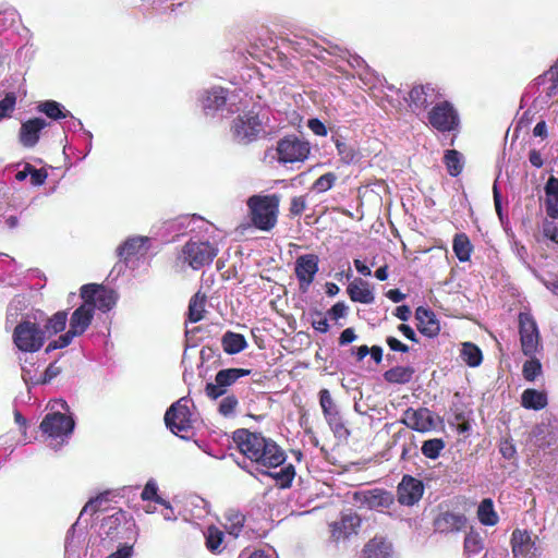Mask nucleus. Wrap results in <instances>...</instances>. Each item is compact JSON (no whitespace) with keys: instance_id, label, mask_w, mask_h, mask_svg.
Returning <instances> with one entry per match:
<instances>
[{"instance_id":"nucleus-35","label":"nucleus","mask_w":558,"mask_h":558,"mask_svg":"<svg viewBox=\"0 0 558 558\" xmlns=\"http://www.w3.org/2000/svg\"><path fill=\"white\" fill-rule=\"evenodd\" d=\"M37 109L52 120L66 119L68 116H71L69 110L54 100L41 101L37 106Z\"/></svg>"},{"instance_id":"nucleus-8","label":"nucleus","mask_w":558,"mask_h":558,"mask_svg":"<svg viewBox=\"0 0 558 558\" xmlns=\"http://www.w3.org/2000/svg\"><path fill=\"white\" fill-rule=\"evenodd\" d=\"M218 254V247L208 241L190 240L182 248V257L193 269L209 265Z\"/></svg>"},{"instance_id":"nucleus-53","label":"nucleus","mask_w":558,"mask_h":558,"mask_svg":"<svg viewBox=\"0 0 558 558\" xmlns=\"http://www.w3.org/2000/svg\"><path fill=\"white\" fill-rule=\"evenodd\" d=\"M16 97L14 93H9L3 99L0 100V121L3 118L10 117V113L14 110Z\"/></svg>"},{"instance_id":"nucleus-54","label":"nucleus","mask_w":558,"mask_h":558,"mask_svg":"<svg viewBox=\"0 0 558 558\" xmlns=\"http://www.w3.org/2000/svg\"><path fill=\"white\" fill-rule=\"evenodd\" d=\"M17 12L14 9L0 11V32L13 26L17 20Z\"/></svg>"},{"instance_id":"nucleus-15","label":"nucleus","mask_w":558,"mask_h":558,"mask_svg":"<svg viewBox=\"0 0 558 558\" xmlns=\"http://www.w3.org/2000/svg\"><path fill=\"white\" fill-rule=\"evenodd\" d=\"M318 264L319 258L315 254H304L295 259L294 274L301 291L306 292L314 282L319 269Z\"/></svg>"},{"instance_id":"nucleus-21","label":"nucleus","mask_w":558,"mask_h":558,"mask_svg":"<svg viewBox=\"0 0 558 558\" xmlns=\"http://www.w3.org/2000/svg\"><path fill=\"white\" fill-rule=\"evenodd\" d=\"M360 500L369 509L384 511L393 504V495L383 489H372L361 493Z\"/></svg>"},{"instance_id":"nucleus-49","label":"nucleus","mask_w":558,"mask_h":558,"mask_svg":"<svg viewBox=\"0 0 558 558\" xmlns=\"http://www.w3.org/2000/svg\"><path fill=\"white\" fill-rule=\"evenodd\" d=\"M26 360L21 364L22 378L26 385H38L40 384V375L34 364L26 365Z\"/></svg>"},{"instance_id":"nucleus-25","label":"nucleus","mask_w":558,"mask_h":558,"mask_svg":"<svg viewBox=\"0 0 558 558\" xmlns=\"http://www.w3.org/2000/svg\"><path fill=\"white\" fill-rule=\"evenodd\" d=\"M47 125V121L41 118H34L22 123L20 130V141L23 146L34 147L39 140V133Z\"/></svg>"},{"instance_id":"nucleus-59","label":"nucleus","mask_w":558,"mask_h":558,"mask_svg":"<svg viewBox=\"0 0 558 558\" xmlns=\"http://www.w3.org/2000/svg\"><path fill=\"white\" fill-rule=\"evenodd\" d=\"M29 177H31V183L34 186H40L45 183V181L48 177V173L44 169H36L33 166H31Z\"/></svg>"},{"instance_id":"nucleus-11","label":"nucleus","mask_w":558,"mask_h":558,"mask_svg":"<svg viewBox=\"0 0 558 558\" xmlns=\"http://www.w3.org/2000/svg\"><path fill=\"white\" fill-rule=\"evenodd\" d=\"M519 333L523 354L535 355L541 349V337L537 324L531 313L521 312L519 314Z\"/></svg>"},{"instance_id":"nucleus-29","label":"nucleus","mask_w":558,"mask_h":558,"mask_svg":"<svg viewBox=\"0 0 558 558\" xmlns=\"http://www.w3.org/2000/svg\"><path fill=\"white\" fill-rule=\"evenodd\" d=\"M365 558H392V545L381 537H374L364 547Z\"/></svg>"},{"instance_id":"nucleus-10","label":"nucleus","mask_w":558,"mask_h":558,"mask_svg":"<svg viewBox=\"0 0 558 558\" xmlns=\"http://www.w3.org/2000/svg\"><path fill=\"white\" fill-rule=\"evenodd\" d=\"M310 151V143L294 135L286 136L277 144L278 160L281 163L303 162Z\"/></svg>"},{"instance_id":"nucleus-36","label":"nucleus","mask_w":558,"mask_h":558,"mask_svg":"<svg viewBox=\"0 0 558 558\" xmlns=\"http://www.w3.org/2000/svg\"><path fill=\"white\" fill-rule=\"evenodd\" d=\"M472 244L464 233H458L453 238L452 250L460 262H468L472 253Z\"/></svg>"},{"instance_id":"nucleus-48","label":"nucleus","mask_w":558,"mask_h":558,"mask_svg":"<svg viewBox=\"0 0 558 558\" xmlns=\"http://www.w3.org/2000/svg\"><path fill=\"white\" fill-rule=\"evenodd\" d=\"M77 336H80V335L74 332V330H72L71 328H69V330L65 333L61 335L58 339L49 342V344L47 345L46 351L47 352H51V351L57 350V349L66 348L68 345L71 344L73 339L75 337H77Z\"/></svg>"},{"instance_id":"nucleus-55","label":"nucleus","mask_w":558,"mask_h":558,"mask_svg":"<svg viewBox=\"0 0 558 558\" xmlns=\"http://www.w3.org/2000/svg\"><path fill=\"white\" fill-rule=\"evenodd\" d=\"M107 495L108 493H104V494H100L98 495L97 497L95 498H92L85 506L84 508L82 509L81 511V515L85 514V513H95L98 511L100 505L107 500Z\"/></svg>"},{"instance_id":"nucleus-12","label":"nucleus","mask_w":558,"mask_h":558,"mask_svg":"<svg viewBox=\"0 0 558 558\" xmlns=\"http://www.w3.org/2000/svg\"><path fill=\"white\" fill-rule=\"evenodd\" d=\"M251 369L245 368H223L220 369L216 376L214 383H207L205 387L206 396L213 400H217L223 397L228 388L235 384L240 378L248 376Z\"/></svg>"},{"instance_id":"nucleus-38","label":"nucleus","mask_w":558,"mask_h":558,"mask_svg":"<svg viewBox=\"0 0 558 558\" xmlns=\"http://www.w3.org/2000/svg\"><path fill=\"white\" fill-rule=\"evenodd\" d=\"M444 162L450 175L457 177L462 172L463 169V157L454 149H448L444 156Z\"/></svg>"},{"instance_id":"nucleus-6","label":"nucleus","mask_w":558,"mask_h":558,"mask_svg":"<svg viewBox=\"0 0 558 558\" xmlns=\"http://www.w3.org/2000/svg\"><path fill=\"white\" fill-rule=\"evenodd\" d=\"M191 403V399L182 397L172 403L165 413L167 428L182 439H189L194 434L193 429L196 418L190 410Z\"/></svg>"},{"instance_id":"nucleus-22","label":"nucleus","mask_w":558,"mask_h":558,"mask_svg":"<svg viewBox=\"0 0 558 558\" xmlns=\"http://www.w3.org/2000/svg\"><path fill=\"white\" fill-rule=\"evenodd\" d=\"M415 318L417 320L416 327L421 333L426 337H436L440 331V325L436 315L429 308L420 306L415 311Z\"/></svg>"},{"instance_id":"nucleus-45","label":"nucleus","mask_w":558,"mask_h":558,"mask_svg":"<svg viewBox=\"0 0 558 558\" xmlns=\"http://www.w3.org/2000/svg\"><path fill=\"white\" fill-rule=\"evenodd\" d=\"M335 144L338 155L343 163L350 165L355 160L356 151L352 146L348 145L341 138H336Z\"/></svg>"},{"instance_id":"nucleus-24","label":"nucleus","mask_w":558,"mask_h":558,"mask_svg":"<svg viewBox=\"0 0 558 558\" xmlns=\"http://www.w3.org/2000/svg\"><path fill=\"white\" fill-rule=\"evenodd\" d=\"M466 518L461 513L444 512L434 521L435 531L439 533L459 532L465 527Z\"/></svg>"},{"instance_id":"nucleus-18","label":"nucleus","mask_w":558,"mask_h":558,"mask_svg":"<svg viewBox=\"0 0 558 558\" xmlns=\"http://www.w3.org/2000/svg\"><path fill=\"white\" fill-rule=\"evenodd\" d=\"M424 487L421 481L404 476L398 485V500L401 505L413 506L423 495Z\"/></svg>"},{"instance_id":"nucleus-44","label":"nucleus","mask_w":558,"mask_h":558,"mask_svg":"<svg viewBox=\"0 0 558 558\" xmlns=\"http://www.w3.org/2000/svg\"><path fill=\"white\" fill-rule=\"evenodd\" d=\"M68 322V314L64 311L56 313L52 317H50L46 324V330L52 335L62 331Z\"/></svg>"},{"instance_id":"nucleus-62","label":"nucleus","mask_w":558,"mask_h":558,"mask_svg":"<svg viewBox=\"0 0 558 558\" xmlns=\"http://www.w3.org/2000/svg\"><path fill=\"white\" fill-rule=\"evenodd\" d=\"M348 306L343 302H338L328 311L331 319L338 320L347 315Z\"/></svg>"},{"instance_id":"nucleus-4","label":"nucleus","mask_w":558,"mask_h":558,"mask_svg":"<svg viewBox=\"0 0 558 558\" xmlns=\"http://www.w3.org/2000/svg\"><path fill=\"white\" fill-rule=\"evenodd\" d=\"M59 409L45 415L40 423V430L50 441L51 446H58L65 442L74 429V420L71 415L61 413L60 410L68 411L65 401L60 400L54 403Z\"/></svg>"},{"instance_id":"nucleus-32","label":"nucleus","mask_w":558,"mask_h":558,"mask_svg":"<svg viewBox=\"0 0 558 558\" xmlns=\"http://www.w3.org/2000/svg\"><path fill=\"white\" fill-rule=\"evenodd\" d=\"M223 351L228 354H236L243 351L247 342L243 335L227 331L221 339Z\"/></svg>"},{"instance_id":"nucleus-26","label":"nucleus","mask_w":558,"mask_h":558,"mask_svg":"<svg viewBox=\"0 0 558 558\" xmlns=\"http://www.w3.org/2000/svg\"><path fill=\"white\" fill-rule=\"evenodd\" d=\"M94 314L93 306L88 302L83 301L82 305L72 313L70 328L80 336L83 335L89 327Z\"/></svg>"},{"instance_id":"nucleus-41","label":"nucleus","mask_w":558,"mask_h":558,"mask_svg":"<svg viewBox=\"0 0 558 558\" xmlns=\"http://www.w3.org/2000/svg\"><path fill=\"white\" fill-rule=\"evenodd\" d=\"M206 299L204 295L195 294L190 301L189 305V319L192 323H197L203 319L205 312Z\"/></svg>"},{"instance_id":"nucleus-5","label":"nucleus","mask_w":558,"mask_h":558,"mask_svg":"<svg viewBox=\"0 0 558 558\" xmlns=\"http://www.w3.org/2000/svg\"><path fill=\"white\" fill-rule=\"evenodd\" d=\"M280 198L276 194L253 195L247 199L253 225L263 231L271 230L276 223L279 213Z\"/></svg>"},{"instance_id":"nucleus-39","label":"nucleus","mask_w":558,"mask_h":558,"mask_svg":"<svg viewBox=\"0 0 558 558\" xmlns=\"http://www.w3.org/2000/svg\"><path fill=\"white\" fill-rule=\"evenodd\" d=\"M218 403V413L223 417L231 418L235 416L236 409L239 407V399L234 395H225L220 397Z\"/></svg>"},{"instance_id":"nucleus-64","label":"nucleus","mask_w":558,"mask_h":558,"mask_svg":"<svg viewBox=\"0 0 558 558\" xmlns=\"http://www.w3.org/2000/svg\"><path fill=\"white\" fill-rule=\"evenodd\" d=\"M60 374V368L54 364H50L44 373H39L40 375V384L50 383L54 377Z\"/></svg>"},{"instance_id":"nucleus-3","label":"nucleus","mask_w":558,"mask_h":558,"mask_svg":"<svg viewBox=\"0 0 558 558\" xmlns=\"http://www.w3.org/2000/svg\"><path fill=\"white\" fill-rule=\"evenodd\" d=\"M246 107L247 100L231 124L232 137L240 144L252 143L265 133L260 107L254 104L251 109L245 110Z\"/></svg>"},{"instance_id":"nucleus-37","label":"nucleus","mask_w":558,"mask_h":558,"mask_svg":"<svg viewBox=\"0 0 558 558\" xmlns=\"http://www.w3.org/2000/svg\"><path fill=\"white\" fill-rule=\"evenodd\" d=\"M460 356L470 367H476L483 361L482 351L472 342H464L462 344Z\"/></svg>"},{"instance_id":"nucleus-1","label":"nucleus","mask_w":558,"mask_h":558,"mask_svg":"<svg viewBox=\"0 0 558 558\" xmlns=\"http://www.w3.org/2000/svg\"><path fill=\"white\" fill-rule=\"evenodd\" d=\"M234 462L254 477L274 478L281 488L289 487L295 475L293 465L284 464V456H235Z\"/></svg>"},{"instance_id":"nucleus-43","label":"nucleus","mask_w":558,"mask_h":558,"mask_svg":"<svg viewBox=\"0 0 558 558\" xmlns=\"http://www.w3.org/2000/svg\"><path fill=\"white\" fill-rule=\"evenodd\" d=\"M529 357L523 364L522 374L525 380L534 381L542 374V364L535 355Z\"/></svg>"},{"instance_id":"nucleus-13","label":"nucleus","mask_w":558,"mask_h":558,"mask_svg":"<svg viewBox=\"0 0 558 558\" xmlns=\"http://www.w3.org/2000/svg\"><path fill=\"white\" fill-rule=\"evenodd\" d=\"M81 298L93 306V311L109 312L117 303V293L96 283L84 284L81 288Z\"/></svg>"},{"instance_id":"nucleus-34","label":"nucleus","mask_w":558,"mask_h":558,"mask_svg":"<svg viewBox=\"0 0 558 558\" xmlns=\"http://www.w3.org/2000/svg\"><path fill=\"white\" fill-rule=\"evenodd\" d=\"M477 518L483 525L494 526L498 523L499 517L494 509L492 499L486 498L481 501L477 508Z\"/></svg>"},{"instance_id":"nucleus-51","label":"nucleus","mask_w":558,"mask_h":558,"mask_svg":"<svg viewBox=\"0 0 558 558\" xmlns=\"http://www.w3.org/2000/svg\"><path fill=\"white\" fill-rule=\"evenodd\" d=\"M124 518H125L124 512L119 510L102 520L101 529L106 530L105 533L107 535H110L113 530L118 529V526L122 523Z\"/></svg>"},{"instance_id":"nucleus-42","label":"nucleus","mask_w":558,"mask_h":558,"mask_svg":"<svg viewBox=\"0 0 558 558\" xmlns=\"http://www.w3.org/2000/svg\"><path fill=\"white\" fill-rule=\"evenodd\" d=\"M206 546L211 553L221 551L223 533L216 526H209L205 533Z\"/></svg>"},{"instance_id":"nucleus-9","label":"nucleus","mask_w":558,"mask_h":558,"mask_svg":"<svg viewBox=\"0 0 558 558\" xmlns=\"http://www.w3.org/2000/svg\"><path fill=\"white\" fill-rule=\"evenodd\" d=\"M233 440L240 453H281L276 442L246 429L236 430Z\"/></svg>"},{"instance_id":"nucleus-2","label":"nucleus","mask_w":558,"mask_h":558,"mask_svg":"<svg viewBox=\"0 0 558 558\" xmlns=\"http://www.w3.org/2000/svg\"><path fill=\"white\" fill-rule=\"evenodd\" d=\"M202 109L207 117H216L218 113L221 116L232 114L240 111L245 107L246 94L242 90H232L214 86L203 90L199 96Z\"/></svg>"},{"instance_id":"nucleus-57","label":"nucleus","mask_w":558,"mask_h":558,"mask_svg":"<svg viewBox=\"0 0 558 558\" xmlns=\"http://www.w3.org/2000/svg\"><path fill=\"white\" fill-rule=\"evenodd\" d=\"M445 444L442 439L434 438L424 441L422 446V453H440V451L444 449Z\"/></svg>"},{"instance_id":"nucleus-47","label":"nucleus","mask_w":558,"mask_h":558,"mask_svg":"<svg viewBox=\"0 0 558 558\" xmlns=\"http://www.w3.org/2000/svg\"><path fill=\"white\" fill-rule=\"evenodd\" d=\"M290 44L292 48L300 53H311L315 56L313 49L316 48V44L307 37L294 36V38L290 39Z\"/></svg>"},{"instance_id":"nucleus-40","label":"nucleus","mask_w":558,"mask_h":558,"mask_svg":"<svg viewBox=\"0 0 558 558\" xmlns=\"http://www.w3.org/2000/svg\"><path fill=\"white\" fill-rule=\"evenodd\" d=\"M227 523L226 529L230 535L238 537L242 531L244 525L245 517L244 514L230 510L226 514Z\"/></svg>"},{"instance_id":"nucleus-7","label":"nucleus","mask_w":558,"mask_h":558,"mask_svg":"<svg viewBox=\"0 0 558 558\" xmlns=\"http://www.w3.org/2000/svg\"><path fill=\"white\" fill-rule=\"evenodd\" d=\"M12 339L20 351L34 353L43 348L46 333L37 323L23 319L15 326Z\"/></svg>"},{"instance_id":"nucleus-56","label":"nucleus","mask_w":558,"mask_h":558,"mask_svg":"<svg viewBox=\"0 0 558 558\" xmlns=\"http://www.w3.org/2000/svg\"><path fill=\"white\" fill-rule=\"evenodd\" d=\"M482 547V541L478 535H468L465 537L464 549L468 554H477Z\"/></svg>"},{"instance_id":"nucleus-14","label":"nucleus","mask_w":558,"mask_h":558,"mask_svg":"<svg viewBox=\"0 0 558 558\" xmlns=\"http://www.w3.org/2000/svg\"><path fill=\"white\" fill-rule=\"evenodd\" d=\"M428 122L439 132H450L458 128L459 116L450 102L440 101L428 112Z\"/></svg>"},{"instance_id":"nucleus-20","label":"nucleus","mask_w":558,"mask_h":558,"mask_svg":"<svg viewBox=\"0 0 558 558\" xmlns=\"http://www.w3.org/2000/svg\"><path fill=\"white\" fill-rule=\"evenodd\" d=\"M410 107L413 111L425 110L436 101L437 93L432 84L414 86L409 93Z\"/></svg>"},{"instance_id":"nucleus-16","label":"nucleus","mask_w":558,"mask_h":558,"mask_svg":"<svg viewBox=\"0 0 558 558\" xmlns=\"http://www.w3.org/2000/svg\"><path fill=\"white\" fill-rule=\"evenodd\" d=\"M401 421L409 428L417 432H429L438 425V417L427 408H409L403 412Z\"/></svg>"},{"instance_id":"nucleus-52","label":"nucleus","mask_w":558,"mask_h":558,"mask_svg":"<svg viewBox=\"0 0 558 558\" xmlns=\"http://www.w3.org/2000/svg\"><path fill=\"white\" fill-rule=\"evenodd\" d=\"M337 180V175L332 172H327L320 175L313 184V190L318 193L330 190Z\"/></svg>"},{"instance_id":"nucleus-23","label":"nucleus","mask_w":558,"mask_h":558,"mask_svg":"<svg viewBox=\"0 0 558 558\" xmlns=\"http://www.w3.org/2000/svg\"><path fill=\"white\" fill-rule=\"evenodd\" d=\"M149 238L135 235L126 239L117 248V254L121 259L128 260L132 256L144 255L148 251Z\"/></svg>"},{"instance_id":"nucleus-58","label":"nucleus","mask_w":558,"mask_h":558,"mask_svg":"<svg viewBox=\"0 0 558 558\" xmlns=\"http://www.w3.org/2000/svg\"><path fill=\"white\" fill-rule=\"evenodd\" d=\"M536 85L541 94H544L548 98L556 97L558 95V84L553 81H548V83H538L536 81Z\"/></svg>"},{"instance_id":"nucleus-46","label":"nucleus","mask_w":558,"mask_h":558,"mask_svg":"<svg viewBox=\"0 0 558 558\" xmlns=\"http://www.w3.org/2000/svg\"><path fill=\"white\" fill-rule=\"evenodd\" d=\"M141 498L144 501H155L156 504H165V499L158 495V485L154 478H150L146 483L141 494Z\"/></svg>"},{"instance_id":"nucleus-33","label":"nucleus","mask_w":558,"mask_h":558,"mask_svg":"<svg viewBox=\"0 0 558 558\" xmlns=\"http://www.w3.org/2000/svg\"><path fill=\"white\" fill-rule=\"evenodd\" d=\"M414 368L411 366H396L384 373V378L390 384L404 385L411 381Z\"/></svg>"},{"instance_id":"nucleus-27","label":"nucleus","mask_w":558,"mask_h":558,"mask_svg":"<svg viewBox=\"0 0 558 558\" xmlns=\"http://www.w3.org/2000/svg\"><path fill=\"white\" fill-rule=\"evenodd\" d=\"M347 292L353 302L372 304L375 301V295L369 283L361 278L353 280L348 286Z\"/></svg>"},{"instance_id":"nucleus-50","label":"nucleus","mask_w":558,"mask_h":558,"mask_svg":"<svg viewBox=\"0 0 558 558\" xmlns=\"http://www.w3.org/2000/svg\"><path fill=\"white\" fill-rule=\"evenodd\" d=\"M327 423L338 439H347L349 437L350 432L347 428L341 415L328 420Z\"/></svg>"},{"instance_id":"nucleus-63","label":"nucleus","mask_w":558,"mask_h":558,"mask_svg":"<svg viewBox=\"0 0 558 558\" xmlns=\"http://www.w3.org/2000/svg\"><path fill=\"white\" fill-rule=\"evenodd\" d=\"M307 126L315 135H318V136L327 135L326 125L318 119H310L307 122Z\"/></svg>"},{"instance_id":"nucleus-60","label":"nucleus","mask_w":558,"mask_h":558,"mask_svg":"<svg viewBox=\"0 0 558 558\" xmlns=\"http://www.w3.org/2000/svg\"><path fill=\"white\" fill-rule=\"evenodd\" d=\"M543 234L554 243H558V227L554 221H545Z\"/></svg>"},{"instance_id":"nucleus-30","label":"nucleus","mask_w":558,"mask_h":558,"mask_svg":"<svg viewBox=\"0 0 558 558\" xmlns=\"http://www.w3.org/2000/svg\"><path fill=\"white\" fill-rule=\"evenodd\" d=\"M350 64L353 68L364 70V72L360 73L359 75L365 87H367L368 89H374L377 87V85L383 86L384 82H386L384 77H380L379 75L371 71L369 68L365 64V61L359 56H352Z\"/></svg>"},{"instance_id":"nucleus-28","label":"nucleus","mask_w":558,"mask_h":558,"mask_svg":"<svg viewBox=\"0 0 558 558\" xmlns=\"http://www.w3.org/2000/svg\"><path fill=\"white\" fill-rule=\"evenodd\" d=\"M546 214L558 219V178L551 175L544 186Z\"/></svg>"},{"instance_id":"nucleus-19","label":"nucleus","mask_w":558,"mask_h":558,"mask_svg":"<svg viewBox=\"0 0 558 558\" xmlns=\"http://www.w3.org/2000/svg\"><path fill=\"white\" fill-rule=\"evenodd\" d=\"M511 546L514 556H535L538 551L536 539L525 530H514L512 532Z\"/></svg>"},{"instance_id":"nucleus-61","label":"nucleus","mask_w":558,"mask_h":558,"mask_svg":"<svg viewBox=\"0 0 558 558\" xmlns=\"http://www.w3.org/2000/svg\"><path fill=\"white\" fill-rule=\"evenodd\" d=\"M306 208L304 196H295L291 199L290 213L293 216H300Z\"/></svg>"},{"instance_id":"nucleus-31","label":"nucleus","mask_w":558,"mask_h":558,"mask_svg":"<svg viewBox=\"0 0 558 558\" xmlns=\"http://www.w3.org/2000/svg\"><path fill=\"white\" fill-rule=\"evenodd\" d=\"M548 404L547 395L536 389H525L521 395V405L527 410L539 411Z\"/></svg>"},{"instance_id":"nucleus-17","label":"nucleus","mask_w":558,"mask_h":558,"mask_svg":"<svg viewBox=\"0 0 558 558\" xmlns=\"http://www.w3.org/2000/svg\"><path fill=\"white\" fill-rule=\"evenodd\" d=\"M361 520L355 513H344L339 521L330 524L331 539L336 543L348 539L357 533Z\"/></svg>"}]
</instances>
